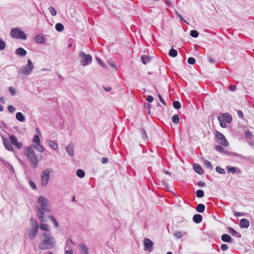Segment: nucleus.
I'll list each match as a JSON object with an SVG mask.
<instances>
[{"label": "nucleus", "mask_w": 254, "mask_h": 254, "mask_svg": "<svg viewBox=\"0 0 254 254\" xmlns=\"http://www.w3.org/2000/svg\"><path fill=\"white\" fill-rule=\"evenodd\" d=\"M33 68L34 65L33 63L31 60L29 59L27 61V64L25 66H22L20 70V72L24 74H29Z\"/></svg>", "instance_id": "6e6552de"}, {"label": "nucleus", "mask_w": 254, "mask_h": 254, "mask_svg": "<svg viewBox=\"0 0 254 254\" xmlns=\"http://www.w3.org/2000/svg\"><path fill=\"white\" fill-rule=\"evenodd\" d=\"M204 195V193L203 190H198L196 191V195L198 198L202 197Z\"/></svg>", "instance_id": "f704fd0d"}, {"label": "nucleus", "mask_w": 254, "mask_h": 254, "mask_svg": "<svg viewBox=\"0 0 254 254\" xmlns=\"http://www.w3.org/2000/svg\"><path fill=\"white\" fill-rule=\"evenodd\" d=\"M190 35L191 37L193 38H197L199 34L196 30H192L190 31Z\"/></svg>", "instance_id": "e433bc0d"}, {"label": "nucleus", "mask_w": 254, "mask_h": 254, "mask_svg": "<svg viewBox=\"0 0 254 254\" xmlns=\"http://www.w3.org/2000/svg\"><path fill=\"white\" fill-rule=\"evenodd\" d=\"M9 140L10 142L14 146H15L18 149L22 148V144L21 142H19L17 140V138L14 135H11L9 136Z\"/></svg>", "instance_id": "9b49d317"}, {"label": "nucleus", "mask_w": 254, "mask_h": 254, "mask_svg": "<svg viewBox=\"0 0 254 254\" xmlns=\"http://www.w3.org/2000/svg\"><path fill=\"white\" fill-rule=\"evenodd\" d=\"M215 136L217 138V139L218 140V142L220 144L224 146H228L229 143L223 134L218 131H216Z\"/></svg>", "instance_id": "1a4fd4ad"}, {"label": "nucleus", "mask_w": 254, "mask_h": 254, "mask_svg": "<svg viewBox=\"0 0 254 254\" xmlns=\"http://www.w3.org/2000/svg\"><path fill=\"white\" fill-rule=\"evenodd\" d=\"M218 119L219 121L220 122V126L222 127H225L226 126V125L225 123L224 122L223 119L221 117H219L218 118Z\"/></svg>", "instance_id": "79ce46f5"}, {"label": "nucleus", "mask_w": 254, "mask_h": 254, "mask_svg": "<svg viewBox=\"0 0 254 254\" xmlns=\"http://www.w3.org/2000/svg\"><path fill=\"white\" fill-rule=\"evenodd\" d=\"M227 169L228 170V171L230 172H231V173H232L233 174H234L236 172V168L234 167H229V166H228L227 167Z\"/></svg>", "instance_id": "de8ad7c7"}, {"label": "nucleus", "mask_w": 254, "mask_h": 254, "mask_svg": "<svg viewBox=\"0 0 254 254\" xmlns=\"http://www.w3.org/2000/svg\"><path fill=\"white\" fill-rule=\"evenodd\" d=\"M205 207V205L203 204L200 203L198 204L195 209L198 212L202 213L204 211Z\"/></svg>", "instance_id": "a878e982"}, {"label": "nucleus", "mask_w": 254, "mask_h": 254, "mask_svg": "<svg viewBox=\"0 0 254 254\" xmlns=\"http://www.w3.org/2000/svg\"><path fill=\"white\" fill-rule=\"evenodd\" d=\"M158 98L160 100V101H161V102L165 106H166L167 104H166V103L165 102V101L164 100V99L162 98L161 96L158 94Z\"/></svg>", "instance_id": "4d7b16f0"}, {"label": "nucleus", "mask_w": 254, "mask_h": 254, "mask_svg": "<svg viewBox=\"0 0 254 254\" xmlns=\"http://www.w3.org/2000/svg\"><path fill=\"white\" fill-rule=\"evenodd\" d=\"M35 41L39 44H42L45 42V38L44 36L41 35H38L35 36Z\"/></svg>", "instance_id": "6ab92c4d"}, {"label": "nucleus", "mask_w": 254, "mask_h": 254, "mask_svg": "<svg viewBox=\"0 0 254 254\" xmlns=\"http://www.w3.org/2000/svg\"><path fill=\"white\" fill-rule=\"evenodd\" d=\"M176 14L177 16L180 18L181 20L184 21L185 22H187L185 21V20L184 19L183 16L181 14H180L177 11L176 12Z\"/></svg>", "instance_id": "bf43d9fd"}, {"label": "nucleus", "mask_w": 254, "mask_h": 254, "mask_svg": "<svg viewBox=\"0 0 254 254\" xmlns=\"http://www.w3.org/2000/svg\"><path fill=\"white\" fill-rule=\"evenodd\" d=\"M49 10L53 16H56L57 15V11L54 7L50 6L49 8Z\"/></svg>", "instance_id": "a19ab883"}, {"label": "nucleus", "mask_w": 254, "mask_h": 254, "mask_svg": "<svg viewBox=\"0 0 254 254\" xmlns=\"http://www.w3.org/2000/svg\"><path fill=\"white\" fill-rule=\"evenodd\" d=\"M193 169L194 171L199 174H202L203 173L201 167L198 164H194L193 165Z\"/></svg>", "instance_id": "5701e85b"}, {"label": "nucleus", "mask_w": 254, "mask_h": 254, "mask_svg": "<svg viewBox=\"0 0 254 254\" xmlns=\"http://www.w3.org/2000/svg\"><path fill=\"white\" fill-rule=\"evenodd\" d=\"M223 117L227 123H229L231 122V121L232 120V116L229 114H228V113L223 114Z\"/></svg>", "instance_id": "b1692460"}, {"label": "nucleus", "mask_w": 254, "mask_h": 254, "mask_svg": "<svg viewBox=\"0 0 254 254\" xmlns=\"http://www.w3.org/2000/svg\"><path fill=\"white\" fill-rule=\"evenodd\" d=\"M39 228L40 229L44 231H46L47 232L50 231V227L48 224L40 223L39 224Z\"/></svg>", "instance_id": "f3484780"}, {"label": "nucleus", "mask_w": 254, "mask_h": 254, "mask_svg": "<svg viewBox=\"0 0 254 254\" xmlns=\"http://www.w3.org/2000/svg\"><path fill=\"white\" fill-rule=\"evenodd\" d=\"M15 53L19 56L24 57L27 54V52L22 48H18L16 50Z\"/></svg>", "instance_id": "a211bd4d"}, {"label": "nucleus", "mask_w": 254, "mask_h": 254, "mask_svg": "<svg viewBox=\"0 0 254 254\" xmlns=\"http://www.w3.org/2000/svg\"><path fill=\"white\" fill-rule=\"evenodd\" d=\"M245 136L247 138H251L252 136V134L250 131L247 130L245 132Z\"/></svg>", "instance_id": "603ef678"}, {"label": "nucleus", "mask_w": 254, "mask_h": 254, "mask_svg": "<svg viewBox=\"0 0 254 254\" xmlns=\"http://www.w3.org/2000/svg\"><path fill=\"white\" fill-rule=\"evenodd\" d=\"M216 171L218 173H220V174H225V170H224V169H223V168H222L220 167H217L216 168Z\"/></svg>", "instance_id": "c03bdc74"}, {"label": "nucleus", "mask_w": 254, "mask_h": 254, "mask_svg": "<svg viewBox=\"0 0 254 254\" xmlns=\"http://www.w3.org/2000/svg\"><path fill=\"white\" fill-rule=\"evenodd\" d=\"M7 109L10 113H13L15 112V109L12 105L8 106Z\"/></svg>", "instance_id": "8fccbe9b"}, {"label": "nucleus", "mask_w": 254, "mask_h": 254, "mask_svg": "<svg viewBox=\"0 0 254 254\" xmlns=\"http://www.w3.org/2000/svg\"><path fill=\"white\" fill-rule=\"evenodd\" d=\"M228 247L227 244H223L221 246V249L223 251H226L228 249Z\"/></svg>", "instance_id": "864d4df0"}, {"label": "nucleus", "mask_w": 254, "mask_h": 254, "mask_svg": "<svg viewBox=\"0 0 254 254\" xmlns=\"http://www.w3.org/2000/svg\"><path fill=\"white\" fill-rule=\"evenodd\" d=\"M173 105L174 108L176 109H179L181 108V103L177 101H175L173 102Z\"/></svg>", "instance_id": "c9c22d12"}, {"label": "nucleus", "mask_w": 254, "mask_h": 254, "mask_svg": "<svg viewBox=\"0 0 254 254\" xmlns=\"http://www.w3.org/2000/svg\"><path fill=\"white\" fill-rule=\"evenodd\" d=\"M153 243L152 241L148 239L145 238L143 240V246H144V250L148 251L149 250L150 252L151 251V249L152 247Z\"/></svg>", "instance_id": "9d476101"}, {"label": "nucleus", "mask_w": 254, "mask_h": 254, "mask_svg": "<svg viewBox=\"0 0 254 254\" xmlns=\"http://www.w3.org/2000/svg\"><path fill=\"white\" fill-rule=\"evenodd\" d=\"M192 220L193 222L198 224L202 221V217L200 214H195L193 216Z\"/></svg>", "instance_id": "aec40b11"}, {"label": "nucleus", "mask_w": 254, "mask_h": 254, "mask_svg": "<svg viewBox=\"0 0 254 254\" xmlns=\"http://www.w3.org/2000/svg\"><path fill=\"white\" fill-rule=\"evenodd\" d=\"M49 145L54 150H57L58 148V144L53 140L49 141Z\"/></svg>", "instance_id": "c756f323"}, {"label": "nucleus", "mask_w": 254, "mask_h": 254, "mask_svg": "<svg viewBox=\"0 0 254 254\" xmlns=\"http://www.w3.org/2000/svg\"><path fill=\"white\" fill-rule=\"evenodd\" d=\"M48 217L51 220V222L53 223L55 228H57L59 226L58 223L56 218L52 216H49Z\"/></svg>", "instance_id": "c85d7f7f"}, {"label": "nucleus", "mask_w": 254, "mask_h": 254, "mask_svg": "<svg viewBox=\"0 0 254 254\" xmlns=\"http://www.w3.org/2000/svg\"><path fill=\"white\" fill-rule=\"evenodd\" d=\"M142 137L143 138L147 137V134L144 129L141 130Z\"/></svg>", "instance_id": "680f3d73"}, {"label": "nucleus", "mask_w": 254, "mask_h": 254, "mask_svg": "<svg viewBox=\"0 0 254 254\" xmlns=\"http://www.w3.org/2000/svg\"><path fill=\"white\" fill-rule=\"evenodd\" d=\"M31 227L28 230V236L31 240H33L37 236L38 232V225L37 221L33 218H30Z\"/></svg>", "instance_id": "20e7f679"}, {"label": "nucleus", "mask_w": 254, "mask_h": 254, "mask_svg": "<svg viewBox=\"0 0 254 254\" xmlns=\"http://www.w3.org/2000/svg\"><path fill=\"white\" fill-rule=\"evenodd\" d=\"M239 225L241 228H247L249 227L250 223L247 219L243 218L240 220Z\"/></svg>", "instance_id": "dca6fc26"}, {"label": "nucleus", "mask_w": 254, "mask_h": 254, "mask_svg": "<svg viewBox=\"0 0 254 254\" xmlns=\"http://www.w3.org/2000/svg\"><path fill=\"white\" fill-rule=\"evenodd\" d=\"M203 163H204V166L208 169H210V170H212L213 169V166L212 165L211 163L210 162L207 161V160H203Z\"/></svg>", "instance_id": "2f4dec72"}, {"label": "nucleus", "mask_w": 254, "mask_h": 254, "mask_svg": "<svg viewBox=\"0 0 254 254\" xmlns=\"http://www.w3.org/2000/svg\"><path fill=\"white\" fill-rule=\"evenodd\" d=\"M9 90L12 95H14L16 94L15 89L13 87H10Z\"/></svg>", "instance_id": "3c124183"}, {"label": "nucleus", "mask_w": 254, "mask_h": 254, "mask_svg": "<svg viewBox=\"0 0 254 254\" xmlns=\"http://www.w3.org/2000/svg\"><path fill=\"white\" fill-rule=\"evenodd\" d=\"M35 149L39 152H43L44 149L40 143H37L34 146Z\"/></svg>", "instance_id": "bb28decb"}, {"label": "nucleus", "mask_w": 254, "mask_h": 254, "mask_svg": "<svg viewBox=\"0 0 254 254\" xmlns=\"http://www.w3.org/2000/svg\"><path fill=\"white\" fill-rule=\"evenodd\" d=\"M97 60L98 62V63L101 65H102V66L103 67H105L106 65H105V64L99 58H97Z\"/></svg>", "instance_id": "13d9d810"}, {"label": "nucleus", "mask_w": 254, "mask_h": 254, "mask_svg": "<svg viewBox=\"0 0 254 254\" xmlns=\"http://www.w3.org/2000/svg\"><path fill=\"white\" fill-rule=\"evenodd\" d=\"M141 61H142V62L144 64H146L149 61V58L147 56H142L141 57Z\"/></svg>", "instance_id": "37998d69"}, {"label": "nucleus", "mask_w": 254, "mask_h": 254, "mask_svg": "<svg viewBox=\"0 0 254 254\" xmlns=\"http://www.w3.org/2000/svg\"><path fill=\"white\" fill-rule=\"evenodd\" d=\"M153 100L154 98L151 95H148L146 98V100L149 103L153 102Z\"/></svg>", "instance_id": "6e6d98bb"}, {"label": "nucleus", "mask_w": 254, "mask_h": 254, "mask_svg": "<svg viewBox=\"0 0 254 254\" xmlns=\"http://www.w3.org/2000/svg\"><path fill=\"white\" fill-rule=\"evenodd\" d=\"M37 201L39 204L41 208L37 207L36 211L38 215V218L42 222L44 221L43 215L45 213H48L51 211L50 202L49 200L45 197L40 196Z\"/></svg>", "instance_id": "f03ea898"}, {"label": "nucleus", "mask_w": 254, "mask_h": 254, "mask_svg": "<svg viewBox=\"0 0 254 254\" xmlns=\"http://www.w3.org/2000/svg\"><path fill=\"white\" fill-rule=\"evenodd\" d=\"M3 143L5 148L9 151H13V147L11 142L6 138H3Z\"/></svg>", "instance_id": "2eb2a0df"}, {"label": "nucleus", "mask_w": 254, "mask_h": 254, "mask_svg": "<svg viewBox=\"0 0 254 254\" xmlns=\"http://www.w3.org/2000/svg\"><path fill=\"white\" fill-rule=\"evenodd\" d=\"M221 239L225 242H231L232 238L228 234H223L221 236Z\"/></svg>", "instance_id": "4be33fe9"}, {"label": "nucleus", "mask_w": 254, "mask_h": 254, "mask_svg": "<svg viewBox=\"0 0 254 254\" xmlns=\"http://www.w3.org/2000/svg\"><path fill=\"white\" fill-rule=\"evenodd\" d=\"M5 166L9 169L12 173H14V169L13 166L10 164L9 162H7L4 165Z\"/></svg>", "instance_id": "58836bf2"}, {"label": "nucleus", "mask_w": 254, "mask_h": 254, "mask_svg": "<svg viewBox=\"0 0 254 254\" xmlns=\"http://www.w3.org/2000/svg\"><path fill=\"white\" fill-rule=\"evenodd\" d=\"M108 159L107 158H106V157H103L101 159V162L103 164H106L108 162Z\"/></svg>", "instance_id": "0e129e2a"}, {"label": "nucleus", "mask_w": 254, "mask_h": 254, "mask_svg": "<svg viewBox=\"0 0 254 254\" xmlns=\"http://www.w3.org/2000/svg\"><path fill=\"white\" fill-rule=\"evenodd\" d=\"M73 144L72 143H70L68 144L65 147V150L66 152L68 154L69 156L71 157H73L74 156V149H73Z\"/></svg>", "instance_id": "ddd939ff"}, {"label": "nucleus", "mask_w": 254, "mask_h": 254, "mask_svg": "<svg viewBox=\"0 0 254 254\" xmlns=\"http://www.w3.org/2000/svg\"><path fill=\"white\" fill-rule=\"evenodd\" d=\"M238 116L240 117V118H242L243 117V113L242 111H238Z\"/></svg>", "instance_id": "774afa93"}, {"label": "nucleus", "mask_w": 254, "mask_h": 254, "mask_svg": "<svg viewBox=\"0 0 254 254\" xmlns=\"http://www.w3.org/2000/svg\"><path fill=\"white\" fill-rule=\"evenodd\" d=\"M80 248V254H89L88 249L85 244L80 243L79 245Z\"/></svg>", "instance_id": "4468645a"}, {"label": "nucleus", "mask_w": 254, "mask_h": 254, "mask_svg": "<svg viewBox=\"0 0 254 254\" xmlns=\"http://www.w3.org/2000/svg\"><path fill=\"white\" fill-rule=\"evenodd\" d=\"M29 184L30 186L31 187V188L32 189H33V190L36 189V186L34 182H33L32 181H29Z\"/></svg>", "instance_id": "5fc2aeb1"}, {"label": "nucleus", "mask_w": 254, "mask_h": 254, "mask_svg": "<svg viewBox=\"0 0 254 254\" xmlns=\"http://www.w3.org/2000/svg\"><path fill=\"white\" fill-rule=\"evenodd\" d=\"M228 231L229 233H230L233 236L237 238L241 237V235L236 231H235L233 228L229 227Z\"/></svg>", "instance_id": "412c9836"}, {"label": "nucleus", "mask_w": 254, "mask_h": 254, "mask_svg": "<svg viewBox=\"0 0 254 254\" xmlns=\"http://www.w3.org/2000/svg\"><path fill=\"white\" fill-rule=\"evenodd\" d=\"M178 55V52L176 50L173 48L170 49L169 52V55L172 57H176Z\"/></svg>", "instance_id": "cd10ccee"}, {"label": "nucleus", "mask_w": 254, "mask_h": 254, "mask_svg": "<svg viewBox=\"0 0 254 254\" xmlns=\"http://www.w3.org/2000/svg\"><path fill=\"white\" fill-rule=\"evenodd\" d=\"M11 36L16 39H22L26 40L27 39L26 35L22 31H20L16 28H13L10 32Z\"/></svg>", "instance_id": "0eeeda50"}, {"label": "nucleus", "mask_w": 254, "mask_h": 254, "mask_svg": "<svg viewBox=\"0 0 254 254\" xmlns=\"http://www.w3.org/2000/svg\"><path fill=\"white\" fill-rule=\"evenodd\" d=\"M41 241L39 245V248L42 250L51 249L56 246V241L55 239L50 233H43L40 236Z\"/></svg>", "instance_id": "f257e3e1"}, {"label": "nucleus", "mask_w": 254, "mask_h": 254, "mask_svg": "<svg viewBox=\"0 0 254 254\" xmlns=\"http://www.w3.org/2000/svg\"><path fill=\"white\" fill-rule=\"evenodd\" d=\"M215 149L219 152H222V153H224L225 154H227L228 153V152L227 151H225L224 150L223 148H222V147L220 145H216L215 146Z\"/></svg>", "instance_id": "4c0bfd02"}, {"label": "nucleus", "mask_w": 254, "mask_h": 254, "mask_svg": "<svg viewBox=\"0 0 254 254\" xmlns=\"http://www.w3.org/2000/svg\"><path fill=\"white\" fill-rule=\"evenodd\" d=\"M5 46V43L4 41L0 38V50H3Z\"/></svg>", "instance_id": "09e8293b"}, {"label": "nucleus", "mask_w": 254, "mask_h": 254, "mask_svg": "<svg viewBox=\"0 0 254 254\" xmlns=\"http://www.w3.org/2000/svg\"><path fill=\"white\" fill-rule=\"evenodd\" d=\"M230 90L232 91H235L236 90V87L235 85H231L229 86Z\"/></svg>", "instance_id": "69168bd1"}, {"label": "nucleus", "mask_w": 254, "mask_h": 254, "mask_svg": "<svg viewBox=\"0 0 254 254\" xmlns=\"http://www.w3.org/2000/svg\"><path fill=\"white\" fill-rule=\"evenodd\" d=\"M70 244H74L71 239H69L66 242L65 246V254H73V251L70 249Z\"/></svg>", "instance_id": "f8f14e48"}, {"label": "nucleus", "mask_w": 254, "mask_h": 254, "mask_svg": "<svg viewBox=\"0 0 254 254\" xmlns=\"http://www.w3.org/2000/svg\"><path fill=\"white\" fill-rule=\"evenodd\" d=\"M109 64L115 69V71H117V66L114 63H109Z\"/></svg>", "instance_id": "052dcab7"}, {"label": "nucleus", "mask_w": 254, "mask_h": 254, "mask_svg": "<svg viewBox=\"0 0 254 254\" xmlns=\"http://www.w3.org/2000/svg\"><path fill=\"white\" fill-rule=\"evenodd\" d=\"M172 122L175 124H178L179 123L180 118L178 115H174L172 118Z\"/></svg>", "instance_id": "72a5a7b5"}, {"label": "nucleus", "mask_w": 254, "mask_h": 254, "mask_svg": "<svg viewBox=\"0 0 254 254\" xmlns=\"http://www.w3.org/2000/svg\"><path fill=\"white\" fill-rule=\"evenodd\" d=\"M25 154L27 157L28 161L32 165L33 168L37 167L38 165V158L32 147L29 146L25 148Z\"/></svg>", "instance_id": "7ed1b4c3"}, {"label": "nucleus", "mask_w": 254, "mask_h": 254, "mask_svg": "<svg viewBox=\"0 0 254 254\" xmlns=\"http://www.w3.org/2000/svg\"><path fill=\"white\" fill-rule=\"evenodd\" d=\"M53 172V170L50 168H47L44 170L41 173V184L43 187L47 186L50 180V175Z\"/></svg>", "instance_id": "39448f33"}, {"label": "nucleus", "mask_w": 254, "mask_h": 254, "mask_svg": "<svg viewBox=\"0 0 254 254\" xmlns=\"http://www.w3.org/2000/svg\"><path fill=\"white\" fill-rule=\"evenodd\" d=\"M76 175L78 177H79L80 178H82L85 176V172L81 169H78L76 171Z\"/></svg>", "instance_id": "473e14b6"}, {"label": "nucleus", "mask_w": 254, "mask_h": 254, "mask_svg": "<svg viewBox=\"0 0 254 254\" xmlns=\"http://www.w3.org/2000/svg\"><path fill=\"white\" fill-rule=\"evenodd\" d=\"M79 55L81 58V64L83 66H86L91 63L92 58L90 55L85 54L84 52H82Z\"/></svg>", "instance_id": "423d86ee"}, {"label": "nucleus", "mask_w": 254, "mask_h": 254, "mask_svg": "<svg viewBox=\"0 0 254 254\" xmlns=\"http://www.w3.org/2000/svg\"><path fill=\"white\" fill-rule=\"evenodd\" d=\"M234 214L236 217H239V216H243V213H241V212H237V211H234Z\"/></svg>", "instance_id": "e2e57ef3"}, {"label": "nucleus", "mask_w": 254, "mask_h": 254, "mask_svg": "<svg viewBox=\"0 0 254 254\" xmlns=\"http://www.w3.org/2000/svg\"><path fill=\"white\" fill-rule=\"evenodd\" d=\"M197 185L200 187H203L205 185V184L203 182L200 181L197 183Z\"/></svg>", "instance_id": "338daca9"}, {"label": "nucleus", "mask_w": 254, "mask_h": 254, "mask_svg": "<svg viewBox=\"0 0 254 254\" xmlns=\"http://www.w3.org/2000/svg\"><path fill=\"white\" fill-rule=\"evenodd\" d=\"M188 62L190 64H193L195 63V60L192 57H190L188 59Z\"/></svg>", "instance_id": "a18cd8bd"}, {"label": "nucleus", "mask_w": 254, "mask_h": 254, "mask_svg": "<svg viewBox=\"0 0 254 254\" xmlns=\"http://www.w3.org/2000/svg\"><path fill=\"white\" fill-rule=\"evenodd\" d=\"M55 28L57 31L59 32H61L64 30V26L62 23H58L56 24Z\"/></svg>", "instance_id": "7c9ffc66"}, {"label": "nucleus", "mask_w": 254, "mask_h": 254, "mask_svg": "<svg viewBox=\"0 0 254 254\" xmlns=\"http://www.w3.org/2000/svg\"><path fill=\"white\" fill-rule=\"evenodd\" d=\"M174 236L177 239L181 238L183 234L180 231H176L174 233Z\"/></svg>", "instance_id": "ea45409f"}, {"label": "nucleus", "mask_w": 254, "mask_h": 254, "mask_svg": "<svg viewBox=\"0 0 254 254\" xmlns=\"http://www.w3.org/2000/svg\"><path fill=\"white\" fill-rule=\"evenodd\" d=\"M16 119L21 122H23L25 120V117L21 112H18L16 114Z\"/></svg>", "instance_id": "393cba45"}, {"label": "nucleus", "mask_w": 254, "mask_h": 254, "mask_svg": "<svg viewBox=\"0 0 254 254\" xmlns=\"http://www.w3.org/2000/svg\"><path fill=\"white\" fill-rule=\"evenodd\" d=\"M33 142H34L36 143H40V138L38 135H35L33 137Z\"/></svg>", "instance_id": "49530a36"}]
</instances>
